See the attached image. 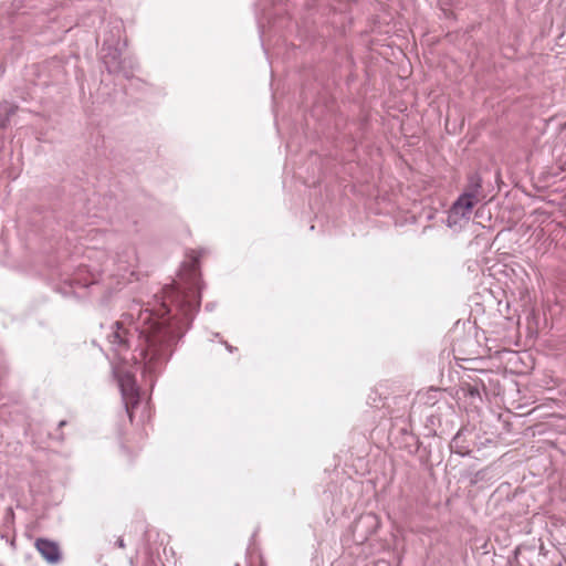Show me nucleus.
Masks as SVG:
<instances>
[{"mask_svg":"<svg viewBox=\"0 0 566 566\" xmlns=\"http://www.w3.org/2000/svg\"><path fill=\"white\" fill-rule=\"evenodd\" d=\"M198 304V294L193 289L181 293L174 286L167 287L157 313L133 304L115 323L108 340L115 350L122 353L128 347L129 331L126 325H135L139 336L135 349L137 355L133 359L143 364L146 373L154 374L170 356L172 346L182 336Z\"/></svg>","mask_w":566,"mask_h":566,"instance_id":"obj_1","label":"nucleus"},{"mask_svg":"<svg viewBox=\"0 0 566 566\" xmlns=\"http://www.w3.org/2000/svg\"><path fill=\"white\" fill-rule=\"evenodd\" d=\"M480 199L481 197L474 192L461 195L450 209L449 222L457 223L460 219L469 218L471 210Z\"/></svg>","mask_w":566,"mask_h":566,"instance_id":"obj_2","label":"nucleus"},{"mask_svg":"<svg viewBox=\"0 0 566 566\" xmlns=\"http://www.w3.org/2000/svg\"><path fill=\"white\" fill-rule=\"evenodd\" d=\"M119 385L129 421L133 422L135 410L139 405V394L135 379L130 375H125L120 378Z\"/></svg>","mask_w":566,"mask_h":566,"instance_id":"obj_3","label":"nucleus"},{"mask_svg":"<svg viewBox=\"0 0 566 566\" xmlns=\"http://www.w3.org/2000/svg\"><path fill=\"white\" fill-rule=\"evenodd\" d=\"M36 551L49 564H57L62 558L59 544L48 538H38L34 543Z\"/></svg>","mask_w":566,"mask_h":566,"instance_id":"obj_4","label":"nucleus"}]
</instances>
